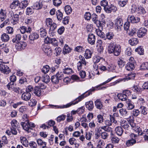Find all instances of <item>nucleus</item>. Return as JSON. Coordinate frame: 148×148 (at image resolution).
<instances>
[{"instance_id": "f257e3e1", "label": "nucleus", "mask_w": 148, "mask_h": 148, "mask_svg": "<svg viewBox=\"0 0 148 148\" xmlns=\"http://www.w3.org/2000/svg\"><path fill=\"white\" fill-rule=\"evenodd\" d=\"M91 93L90 91L87 92L79 96L74 101H71L66 105H62L60 106L49 105V106L50 108L56 109H63L67 108L72 106L74 105L77 103L81 101L85 97L89 96Z\"/></svg>"}, {"instance_id": "f03ea898", "label": "nucleus", "mask_w": 148, "mask_h": 148, "mask_svg": "<svg viewBox=\"0 0 148 148\" xmlns=\"http://www.w3.org/2000/svg\"><path fill=\"white\" fill-rule=\"evenodd\" d=\"M108 51L110 54L113 53L114 56H118L121 52V47L119 45L111 42L108 46Z\"/></svg>"}, {"instance_id": "7ed1b4c3", "label": "nucleus", "mask_w": 148, "mask_h": 148, "mask_svg": "<svg viewBox=\"0 0 148 148\" xmlns=\"http://www.w3.org/2000/svg\"><path fill=\"white\" fill-rule=\"evenodd\" d=\"M21 14V12H19V14H14L12 11H10L9 13V16L10 17V19L9 20L11 21V23L13 25H15L18 23L19 19V15Z\"/></svg>"}, {"instance_id": "20e7f679", "label": "nucleus", "mask_w": 148, "mask_h": 148, "mask_svg": "<svg viewBox=\"0 0 148 148\" xmlns=\"http://www.w3.org/2000/svg\"><path fill=\"white\" fill-rule=\"evenodd\" d=\"M21 125L23 129L28 132H31L32 128L34 127L35 126L34 123L29 121L21 122Z\"/></svg>"}, {"instance_id": "39448f33", "label": "nucleus", "mask_w": 148, "mask_h": 148, "mask_svg": "<svg viewBox=\"0 0 148 148\" xmlns=\"http://www.w3.org/2000/svg\"><path fill=\"white\" fill-rule=\"evenodd\" d=\"M131 94V92L129 90H124L122 93L118 94L117 97L118 99L121 101H126L128 97V96Z\"/></svg>"}, {"instance_id": "423d86ee", "label": "nucleus", "mask_w": 148, "mask_h": 148, "mask_svg": "<svg viewBox=\"0 0 148 148\" xmlns=\"http://www.w3.org/2000/svg\"><path fill=\"white\" fill-rule=\"evenodd\" d=\"M63 77V73L61 72H58L56 75L52 76L51 80L53 83L56 84L59 82V80L62 78Z\"/></svg>"}, {"instance_id": "0eeeda50", "label": "nucleus", "mask_w": 148, "mask_h": 148, "mask_svg": "<svg viewBox=\"0 0 148 148\" xmlns=\"http://www.w3.org/2000/svg\"><path fill=\"white\" fill-rule=\"evenodd\" d=\"M42 49L43 51L48 56H51L52 54V51L49 46L45 44L42 46Z\"/></svg>"}, {"instance_id": "6e6552de", "label": "nucleus", "mask_w": 148, "mask_h": 148, "mask_svg": "<svg viewBox=\"0 0 148 148\" xmlns=\"http://www.w3.org/2000/svg\"><path fill=\"white\" fill-rule=\"evenodd\" d=\"M105 11L108 13H110L112 12H116L117 10V7L112 4L108 6L107 8H105Z\"/></svg>"}, {"instance_id": "1a4fd4ad", "label": "nucleus", "mask_w": 148, "mask_h": 148, "mask_svg": "<svg viewBox=\"0 0 148 148\" xmlns=\"http://www.w3.org/2000/svg\"><path fill=\"white\" fill-rule=\"evenodd\" d=\"M0 70L2 73L5 74H9L10 71L9 67L3 64H0Z\"/></svg>"}, {"instance_id": "9d476101", "label": "nucleus", "mask_w": 148, "mask_h": 148, "mask_svg": "<svg viewBox=\"0 0 148 148\" xmlns=\"http://www.w3.org/2000/svg\"><path fill=\"white\" fill-rule=\"evenodd\" d=\"M130 136L132 137H134V138L128 140L127 141L126 143V145L127 147L132 145L136 142V141L135 139H136V137L137 136V135L133 133L131 134Z\"/></svg>"}, {"instance_id": "9b49d317", "label": "nucleus", "mask_w": 148, "mask_h": 148, "mask_svg": "<svg viewBox=\"0 0 148 148\" xmlns=\"http://www.w3.org/2000/svg\"><path fill=\"white\" fill-rule=\"evenodd\" d=\"M115 24L117 29L120 30L122 27L123 24V21L120 17H118L115 21Z\"/></svg>"}, {"instance_id": "f8f14e48", "label": "nucleus", "mask_w": 148, "mask_h": 148, "mask_svg": "<svg viewBox=\"0 0 148 148\" xmlns=\"http://www.w3.org/2000/svg\"><path fill=\"white\" fill-rule=\"evenodd\" d=\"M95 36L92 34H90L88 35V42L91 45L95 44Z\"/></svg>"}, {"instance_id": "ddd939ff", "label": "nucleus", "mask_w": 148, "mask_h": 148, "mask_svg": "<svg viewBox=\"0 0 148 148\" xmlns=\"http://www.w3.org/2000/svg\"><path fill=\"white\" fill-rule=\"evenodd\" d=\"M31 97V93L25 92L23 93L21 95L22 99L26 101L29 100Z\"/></svg>"}, {"instance_id": "4468645a", "label": "nucleus", "mask_w": 148, "mask_h": 148, "mask_svg": "<svg viewBox=\"0 0 148 148\" xmlns=\"http://www.w3.org/2000/svg\"><path fill=\"white\" fill-rule=\"evenodd\" d=\"M92 19L93 22L95 23L97 27H99L101 26L100 21L98 20V16L95 14H93L92 16Z\"/></svg>"}, {"instance_id": "2eb2a0df", "label": "nucleus", "mask_w": 148, "mask_h": 148, "mask_svg": "<svg viewBox=\"0 0 148 148\" xmlns=\"http://www.w3.org/2000/svg\"><path fill=\"white\" fill-rule=\"evenodd\" d=\"M147 29L144 28H140L138 30L137 36L139 38L142 37L147 34Z\"/></svg>"}, {"instance_id": "dca6fc26", "label": "nucleus", "mask_w": 148, "mask_h": 148, "mask_svg": "<svg viewBox=\"0 0 148 148\" xmlns=\"http://www.w3.org/2000/svg\"><path fill=\"white\" fill-rule=\"evenodd\" d=\"M27 44L25 42H18L15 45L16 49L18 50H21L24 49L26 46Z\"/></svg>"}, {"instance_id": "f3484780", "label": "nucleus", "mask_w": 148, "mask_h": 148, "mask_svg": "<svg viewBox=\"0 0 148 148\" xmlns=\"http://www.w3.org/2000/svg\"><path fill=\"white\" fill-rule=\"evenodd\" d=\"M134 126L131 125L133 130L135 132L139 135H142V132L141 128L140 127L137 126L135 123H134V125H133Z\"/></svg>"}, {"instance_id": "a211bd4d", "label": "nucleus", "mask_w": 148, "mask_h": 148, "mask_svg": "<svg viewBox=\"0 0 148 148\" xmlns=\"http://www.w3.org/2000/svg\"><path fill=\"white\" fill-rule=\"evenodd\" d=\"M128 21L133 23H137L140 21V18L138 17H135L134 16H129Z\"/></svg>"}, {"instance_id": "6ab92c4d", "label": "nucleus", "mask_w": 148, "mask_h": 148, "mask_svg": "<svg viewBox=\"0 0 148 148\" xmlns=\"http://www.w3.org/2000/svg\"><path fill=\"white\" fill-rule=\"evenodd\" d=\"M125 67L126 70L132 71L134 69L135 66L134 63L128 62L126 64Z\"/></svg>"}, {"instance_id": "aec40b11", "label": "nucleus", "mask_w": 148, "mask_h": 148, "mask_svg": "<svg viewBox=\"0 0 148 148\" xmlns=\"http://www.w3.org/2000/svg\"><path fill=\"white\" fill-rule=\"evenodd\" d=\"M6 133L9 136H10L11 134L13 135H16L17 133V129L16 128L11 127L10 130H7Z\"/></svg>"}, {"instance_id": "412c9836", "label": "nucleus", "mask_w": 148, "mask_h": 148, "mask_svg": "<svg viewBox=\"0 0 148 148\" xmlns=\"http://www.w3.org/2000/svg\"><path fill=\"white\" fill-rule=\"evenodd\" d=\"M95 105L97 108L100 110L103 109V107L102 103L99 99H97L96 100L95 102Z\"/></svg>"}, {"instance_id": "4be33fe9", "label": "nucleus", "mask_w": 148, "mask_h": 148, "mask_svg": "<svg viewBox=\"0 0 148 148\" xmlns=\"http://www.w3.org/2000/svg\"><path fill=\"white\" fill-rule=\"evenodd\" d=\"M21 143L24 146L27 147L29 146V143L26 138L25 137L21 136L20 138Z\"/></svg>"}, {"instance_id": "5701e85b", "label": "nucleus", "mask_w": 148, "mask_h": 148, "mask_svg": "<svg viewBox=\"0 0 148 148\" xmlns=\"http://www.w3.org/2000/svg\"><path fill=\"white\" fill-rule=\"evenodd\" d=\"M38 38L39 35L36 32L32 33L29 36V39L30 40L33 41L37 39Z\"/></svg>"}, {"instance_id": "b1692460", "label": "nucleus", "mask_w": 148, "mask_h": 148, "mask_svg": "<svg viewBox=\"0 0 148 148\" xmlns=\"http://www.w3.org/2000/svg\"><path fill=\"white\" fill-rule=\"evenodd\" d=\"M120 123L121 126L125 130H128L129 128V126L126 120L123 119H122L120 120Z\"/></svg>"}, {"instance_id": "393cba45", "label": "nucleus", "mask_w": 148, "mask_h": 148, "mask_svg": "<svg viewBox=\"0 0 148 148\" xmlns=\"http://www.w3.org/2000/svg\"><path fill=\"white\" fill-rule=\"evenodd\" d=\"M132 90L137 93H140L143 90V89L139 86L134 85L132 87Z\"/></svg>"}, {"instance_id": "a878e982", "label": "nucleus", "mask_w": 148, "mask_h": 148, "mask_svg": "<svg viewBox=\"0 0 148 148\" xmlns=\"http://www.w3.org/2000/svg\"><path fill=\"white\" fill-rule=\"evenodd\" d=\"M119 112L121 115L124 117L126 118L128 116L129 112L127 111L125 109H121L119 110Z\"/></svg>"}, {"instance_id": "bb28decb", "label": "nucleus", "mask_w": 148, "mask_h": 148, "mask_svg": "<svg viewBox=\"0 0 148 148\" xmlns=\"http://www.w3.org/2000/svg\"><path fill=\"white\" fill-rule=\"evenodd\" d=\"M85 105L86 108L90 111H91L94 107L93 102L92 101H89L86 102Z\"/></svg>"}, {"instance_id": "cd10ccee", "label": "nucleus", "mask_w": 148, "mask_h": 148, "mask_svg": "<svg viewBox=\"0 0 148 148\" xmlns=\"http://www.w3.org/2000/svg\"><path fill=\"white\" fill-rule=\"evenodd\" d=\"M38 32L41 38H45L47 36V32L45 29L41 28L39 30Z\"/></svg>"}, {"instance_id": "c85d7f7f", "label": "nucleus", "mask_w": 148, "mask_h": 148, "mask_svg": "<svg viewBox=\"0 0 148 148\" xmlns=\"http://www.w3.org/2000/svg\"><path fill=\"white\" fill-rule=\"evenodd\" d=\"M43 5L42 1L40 0L39 1H37L34 3V8L36 10L41 9Z\"/></svg>"}, {"instance_id": "c756f323", "label": "nucleus", "mask_w": 148, "mask_h": 148, "mask_svg": "<svg viewBox=\"0 0 148 148\" xmlns=\"http://www.w3.org/2000/svg\"><path fill=\"white\" fill-rule=\"evenodd\" d=\"M10 39L9 35L6 33H3L2 34L1 36V39L3 42H7Z\"/></svg>"}, {"instance_id": "7c9ffc66", "label": "nucleus", "mask_w": 148, "mask_h": 148, "mask_svg": "<svg viewBox=\"0 0 148 148\" xmlns=\"http://www.w3.org/2000/svg\"><path fill=\"white\" fill-rule=\"evenodd\" d=\"M42 90L38 87H36L34 89L33 92L38 97H40L41 95Z\"/></svg>"}, {"instance_id": "2f4dec72", "label": "nucleus", "mask_w": 148, "mask_h": 148, "mask_svg": "<svg viewBox=\"0 0 148 148\" xmlns=\"http://www.w3.org/2000/svg\"><path fill=\"white\" fill-rule=\"evenodd\" d=\"M116 77V76L113 77H111L110 78H109L105 82H103L102 84H101L100 85L97 86L96 88H93L92 90H91L92 91H94L95 90H96L97 89V88L99 87H100L101 86L104 85L105 84L107 83L110 82L111 81L112 79H114Z\"/></svg>"}, {"instance_id": "473e14b6", "label": "nucleus", "mask_w": 148, "mask_h": 148, "mask_svg": "<svg viewBox=\"0 0 148 148\" xmlns=\"http://www.w3.org/2000/svg\"><path fill=\"white\" fill-rule=\"evenodd\" d=\"M101 129L104 130L106 132H110L111 135H113L112 129L111 127H109V126H103L101 127Z\"/></svg>"}, {"instance_id": "72a5a7b5", "label": "nucleus", "mask_w": 148, "mask_h": 148, "mask_svg": "<svg viewBox=\"0 0 148 148\" xmlns=\"http://www.w3.org/2000/svg\"><path fill=\"white\" fill-rule=\"evenodd\" d=\"M6 17V12L5 10L1 9L0 10V18L3 21L5 19Z\"/></svg>"}, {"instance_id": "f704fd0d", "label": "nucleus", "mask_w": 148, "mask_h": 148, "mask_svg": "<svg viewBox=\"0 0 148 148\" xmlns=\"http://www.w3.org/2000/svg\"><path fill=\"white\" fill-rule=\"evenodd\" d=\"M128 0H121L118 1L119 5L122 7H125L128 3Z\"/></svg>"}, {"instance_id": "c9c22d12", "label": "nucleus", "mask_w": 148, "mask_h": 148, "mask_svg": "<svg viewBox=\"0 0 148 148\" xmlns=\"http://www.w3.org/2000/svg\"><path fill=\"white\" fill-rule=\"evenodd\" d=\"M115 131L116 134L119 136H121L123 132L122 128L120 127H116L115 128Z\"/></svg>"}, {"instance_id": "e433bc0d", "label": "nucleus", "mask_w": 148, "mask_h": 148, "mask_svg": "<svg viewBox=\"0 0 148 148\" xmlns=\"http://www.w3.org/2000/svg\"><path fill=\"white\" fill-rule=\"evenodd\" d=\"M28 4V2L27 0H24L21 2L19 3V7L21 9H24L26 8Z\"/></svg>"}, {"instance_id": "4c0bfd02", "label": "nucleus", "mask_w": 148, "mask_h": 148, "mask_svg": "<svg viewBox=\"0 0 148 148\" xmlns=\"http://www.w3.org/2000/svg\"><path fill=\"white\" fill-rule=\"evenodd\" d=\"M71 49L69 46L66 45L64 46L63 49V53L64 54L69 53L71 52Z\"/></svg>"}, {"instance_id": "58836bf2", "label": "nucleus", "mask_w": 148, "mask_h": 148, "mask_svg": "<svg viewBox=\"0 0 148 148\" xmlns=\"http://www.w3.org/2000/svg\"><path fill=\"white\" fill-rule=\"evenodd\" d=\"M92 53L91 51L89 49H86L84 54L85 58L88 59L90 58L92 56Z\"/></svg>"}, {"instance_id": "ea45409f", "label": "nucleus", "mask_w": 148, "mask_h": 148, "mask_svg": "<svg viewBox=\"0 0 148 148\" xmlns=\"http://www.w3.org/2000/svg\"><path fill=\"white\" fill-rule=\"evenodd\" d=\"M140 69L141 70H148V62H146L142 64L140 67Z\"/></svg>"}, {"instance_id": "a19ab883", "label": "nucleus", "mask_w": 148, "mask_h": 148, "mask_svg": "<svg viewBox=\"0 0 148 148\" xmlns=\"http://www.w3.org/2000/svg\"><path fill=\"white\" fill-rule=\"evenodd\" d=\"M64 10L67 14H70L71 13L72 11L71 8L69 5H66L65 6Z\"/></svg>"}, {"instance_id": "79ce46f5", "label": "nucleus", "mask_w": 148, "mask_h": 148, "mask_svg": "<svg viewBox=\"0 0 148 148\" xmlns=\"http://www.w3.org/2000/svg\"><path fill=\"white\" fill-rule=\"evenodd\" d=\"M138 40L136 38H132L129 40V43L131 45H135L138 43Z\"/></svg>"}, {"instance_id": "37998d69", "label": "nucleus", "mask_w": 148, "mask_h": 148, "mask_svg": "<svg viewBox=\"0 0 148 148\" xmlns=\"http://www.w3.org/2000/svg\"><path fill=\"white\" fill-rule=\"evenodd\" d=\"M79 58V61L78 62H80V63L84 66H86L88 63V62L86 61L84 58L81 55H80Z\"/></svg>"}, {"instance_id": "c03bdc74", "label": "nucleus", "mask_w": 148, "mask_h": 148, "mask_svg": "<svg viewBox=\"0 0 148 148\" xmlns=\"http://www.w3.org/2000/svg\"><path fill=\"white\" fill-rule=\"evenodd\" d=\"M127 108L128 110H131L134 109L135 107L134 105L130 101H128L127 103Z\"/></svg>"}, {"instance_id": "a18cd8bd", "label": "nucleus", "mask_w": 148, "mask_h": 148, "mask_svg": "<svg viewBox=\"0 0 148 148\" xmlns=\"http://www.w3.org/2000/svg\"><path fill=\"white\" fill-rule=\"evenodd\" d=\"M137 103L139 107L141 106H144L145 104L144 99L142 98H140L138 99L137 101Z\"/></svg>"}, {"instance_id": "49530a36", "label": "nucleus", "mask_w": 148, "mask_h": 148, "mask_svg": "<svg viewBox=\"0 0 148 148\" xmlns=\"http://www.w3.org/2000/svg\"><path fill=\"white\" fill-rule=\"evenodd\" d=\"M49 69V66L48 65H45L42 67L41 69V71L43 73L46 74L48 72Z\"/></svg>"}, {"instance_id": "de8ad7c7", "label": "nucleus", "mask_w": 148, "mask_h": 148, "mask_svg": "<svg viewBox=\"0 0 148 148\" xmlns=\"http://www.w3.org/2000/svg\"><path fill=\"white\" fill-rule=\"evenodd\" d=\"M63 72L65 74H70L72 73V69L69 67H66L63 69Z\"/></svg>"}, {"instance_id": "09e8293b", "label": "nucleus", "mask_w": 148, "mask_h": 148, "mask_svg": "<svg viewBox=\"0 0 148 148\" xmlns=\"http://www.w3.org/2000/svg\"><path fill=\"white\" fill-rule=\"evenodd\" d=\"M135 51L138 53L140 55H143L144 53V49L143 48L141 47H139L136 48L135 49Z\"/></svg>"}, {"instance_id": "8fccbe9b", "label": "nucleus", "mask_w": 148, "mask_h": 148, "mask_svg": "<svg viewBox=\"0 0 148 148\" xmlns=\"http://www.w3.org/2000/svg\"><path fill=\"white\" fill-rule=\"evenodd\" d=\"M19 5L18 1H14L11 3L10 5V8L11 9H15L16 7H17L18 5Z\"/></svg>"}, {"instance_id": "3c124183", "label": "nucleus", "mask_w": 148, "mask_h": 148, "mask_svg": "<svg viewBox=\"0 0 148 148\" xmlns=\"http://www.w3.org/2000/svg\"><path fill=\"white\" fill-rule=\"evenodd\" d=\"M117 64L120 67L122 68L124 66L125 62L122 59L119 58L117 61Z\"/></svg>"}, {"instance_id": "603ef678", "label": "nucleus", "mask_w": 148, "mask_h": 148, "mask_svg": "<svg viewBox=\"0 0 148 148\" xmlns=\"http://www.w3.org/2000/svg\"><path fill=\"white\" fill-rule=\"evenodd\" d=\"M101 59H103L98 56H95L93 58V61L94 63H97L99 62Z\"/></svg>"}, {"instance_id": "864d4df0", "label": "nucleus", "mask_w": 148, "mask_h": 148, "mask_svg": "<svg viewBox=\"0 0 148 148\" xmlns=\"http://www.w3.org/2000/svg\"><path fill=\"white\" fill-rule=\"evenodd\" d=\"M37 142L38 145L42 147L45 146L46 145V143L43 141L42 139H38L37 140Z\"/></svg>"}, {"instance_id": "5fc2aeb1", "label": "nucleus", "mask_w": 148, "mask_h": 148, "mask_svg": "<svg viewBox=\"0 0 148 148\" xmlns=\"http://www.w3.org/2000/svg\"><path fill=\"white\" fill-rule=\"evenodd\" d=\"M127 120L130 125L134 126L133 125H134L135 123H134V118L132 116H129Z\"/></svg>"}, {"instance_id": "6e6d98bb", "label": "nucleus", "mask_w": 148, "mask_h": 148, "mask_svg": "<svg viewBox=\"0 0 148 148\" xmlns=\"http://www.w3.org/2000/svg\"><path fill=\"white\" fill-rule=\"evenodd\" d=\"M108 4V2L106 0H103L100 2L101 5L104 7V10L105 8H107Z\"/></svg>"}, {"instance_id": "4d7b16f0", "label": "nucleus", "mask_w": 148, "mask_h": 148, "mask_svg": "<svg viewBox=\"0 0 148 148\" xmlns=\"http://www.w3.org/2000/svg\"><path fill=\"white\" fill-rule=\"evenodd\" d=\"M42 81L46 83L49 82L50 80V78L49 76L47 75H45L43 76Z\"/></svg>"}, {"instance_id": "13d9d810", "label": "nucleus", "mask_w": 148, "mask_h": 148, "mask_svg": "<svg viewBox=\"0 0 148 148\" xmlns=\"http://www.w3.org/2000/svg\"><path fill=\"white\" fill-rule=\"evenodd\" d=\"M139 109H140L141 113L144 114L146 115L147 114V110L145 107L144 106H140Z\"/></svg>"}, {"instance_id": "bf43d9fd", "label": "nucleus", "mask_w": 148, "mask_h": 148, "mask_svg": "<svg viewBox=\"0 0 148 148\" xmlns=\"http://www.w3.org/2000/svg\"><path fill=\"white\" fill-rule=\"evenodd\" d=\"M136 74L135 73H131L129 74L128 76L125 78V80H127L133 79L135 77Z\"/></svg>"}, {"instance_id": "052dcab7", "label": "nucleus", "mask_w": 148, "mask_h": 148, "mask_svg": "<svg viewBox=\"0 0 148 148\" xmlns=\"http://www.w3.org/2000/svg\"><path fill=\"white\" fill-rule=\"evenodd\" d=\"M56 16L58 20H61L62 19L63 14L59 10L56 12Z\"/></svg>"}, {"instance_id": "680f3d73", "label": "nucleus", "mask_w": 148, "mask_h": 148, "mask_svg": "<svg viewBox=\"0 0 148 148\" xmlns=\"http://www.w3.org/2000/svg\"><path fill=\"white\" fill-rule=\"evenodd\" d=\"M46 24L48 27H50L52 24V20L51 19L48 18L46 19Z\"/></svg>"}, {"instance_id": "e2e57ef3", "label": "nucleus", "mask_w": 148, "mask_h": 148, "mask_svg": "<svg viewBox=\"0 0 148 148\" xmlns=\"http://www.w3.org/2000/svg\"><path fill=\"white\" fill-rule=\"evenodd\" d=\"M97 121L99 123H101L104 120L103 116L100 114L98 115L97 116Z\"/></svg>"}, {"instance_id": "0e129e2a", "label": "nucleus", "mask_w": 148, "mask_h": 148, "mask_svg": "<svg viewBox=\"0 0 148 148\" xmlns=\"http://www.w3.org/2000/svg\"><path fill=\"white\" fill-rule=\"evenodd\" d=\"M62 51V49L61 48L59 47H58L56 48L54 50V53L56 55V56H59Z\"/></svg>"}, {"instance_id": "69168bd1", "label": "nucleus", "mask_w": 148, "mask_h": 148, "mask_svg": "<svg viewBox=\"0 0 148 148\" xmlns=\"http://www.w3.org/2000/svg\"><path fill=\"white\" fill-rule=\"evenodd\" d=\"M52 1L53 5L56 6L58 7L62 3L61 0H52Z\"/></svg>"}, {"instance_id": "338daca9", "label": "nucleus", "mask_w": 148, "mask_h": 148, "mask_svg": "<svg viewBox=\"0 0 148 148\" xmlns=\"http://www.w3.org/2000/svg\"><path fill=\"white\" fill-rule=\"evenodd\" d=\"M138 12L139 13H141L143 14H145L146 13V11L145 9L143 7L139 6L138 8Z\"/></svg>"}, {"instance_id": "774afa93", "label": "nucleus", "mask_w": 148, "mask_h": 148, "mask_svg": "<svg viewBox=\"0 0 148 148\" xmlns=\"http://www.w3.org/2000/svg\"><path fill=\"white\" fill-rule=\"evenodd\" d=\"M37 103V101L34 99H32L30 100V102H29V105L30 106L33 107L35 106Z\"/></svg>"}]
</instances>
